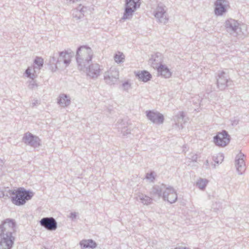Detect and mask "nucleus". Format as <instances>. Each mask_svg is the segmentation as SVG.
<instances>
[{
    "mask_svg": "<svg viewBox=\"0 0 249 249\" xmlns=\"http://www.w3.org/2000/svg\"><path fill=\"white\" fill-rule=\"evenodd\" d=\"M16 223L7 218L0 224V249H11L15 240Z\"/></svg>",
    "mask_w": 249,
    "mask_h": 249,
    "instance_id": "obj_1",
    "label": "nucleus"
},
{
    "mask_svg": "<svg viewBox=\"0 0 249 249\" xmlns=\"http://www.w3.org/2000/svg\"><path fill=\"white\" fill-rule=\"evenodd\" d=\"M93 53L92 49L87 46H81L76 51V60L79 70L86 69L91 61Z\"/></svg>",
    "mask_w": 249,
    "mask_h": 249,
    "instance_id": "obj_2",
    "label": "nucleus"
},
{
    "mask_svg": "<svg viewBox=\"0 0 249 249\" xmlns=\"http://www.w3.org/2000/svg\"><path fill=\"white\" fill-rule=\"evenodd\" d=\"M225 27L227 32L233 36L241 38L247 33V26L232 18L225 21Z\"/></svg>",
    "mask_w": 249,
    "mask_h": 249,
    "instance_id": "obj_3",
    "label": "nucleus"
},
{
    "mask_svg": "<svg viewBox=\"0 0 249 249\" xmlns=\"http://www.w3.org/2000/svg\"><path fill=\"white\" fill-rule=\"evenodd\" d=\"M11 195H15L11 197V201L17 206L24 204L26 201L32 198L34 193L30 191H27L23 188H19L17 190H11L9 192Z\"/></svg>",
    "mask_w": 249,
    "mask_h": 249,
    "instance_id": "obj_4",
    "label": "nucleus"
},
{
    "mask_svg": "<svg viewBox=\"0 0 249 249\" xmlns=\"http://www.w3.org/2000/svg\"><path fill=\"white\" fill-rule=\"evenodd\" d=\"M139 0H126L125 7L123 18L124 20L130 19L136 9L140 7Z\"/></svg>",
    "mask_w": 249,
    "mask_h": 249,
    "instance_id": "obj_5",
    "label": "nucleus"
},
{
    "mask_svg": "<svg viewBox=\"0 0 249 249\" xmlns=\"http://www.w3.org/2000/svg\"><path fill=\"white\" fill-rule=\"evenodd\" d=\"M232 81L225 71H219L216 78L217 87L220 90L224 89L227 87L231 85Z\"/></svg>",
    "mask_w": 249,
    "mask_h": 249,
    "instance_id": "obj_6",
    "label": "nucleus"
},
{
    "mask_svg": "<svg viewBox=\"0 0 249 249\" xmlns=\"http://www.w3.org/2000/svg\"><path fill=\"white\" fill-rule=\"evenodd\" d=\"M102 68L100 65L97 63H93L86 66V69L80 70L85 72L89 77L92 79H96L100 75Z\"/></svg>",
    "mask_w": 249,
    "mask_h": 249,
    "instance_id": "obj_7",
    "label": "nucleus"
},
{
    "mask_svg": "<svg viewBox=\"0 0 249 249\" xmlns=\"http://www.w3.org/2000/svg\"><path fill=\"white\" fill-rule=\"evenodd\" d=\"M230 141V136L226 130L218 132L213 137V142L216 145L220 147H225L227 145Z\"/></svg>",
    "mask_w": 249,
    "mask_h": 249,
    "instance_id": "obj_8",
    "label": "nucleus"
},
{
    "mask_svg": "<svg viewBox=\"0 0 249 249\" xmlns=\"http://www.w3.org/2000/svg\"><path fill=\"white\" fill-rule=\"evenodd\" d=\"M119 71L115 67H111L104 73V80L108 85L114 84L119 79Z\"/></svg>",
    "mask_w": 249,
    "mask_h": 249,
    "instance_id": "obj_9",
    "label": "nucleus"
},
{
    "mask_svg": "<svg viewBox=\"0 0 249 249\" xmlns=\"http://www.w3.org/2000/svg\"><path fill=\"white\" fill-rule=\"evenodd\" d=\"M22 141L26 144L34 148L38 147L41 145L40 139L29 132L24 134Z\"/></svg>",
    "mask_w": 249,
    "mask_h": 249,
    "instance_id": "obj_10",
    "label": "nucleus"
},
{
    "mask_svg": "<svg viewBox=\"0 0 249 249\" xmlns=\"http://www.w3.org/2000/svg\"><path fill=\"white\" fill-rule=\"evenodd\" d=\"M154 15L159 22L165 24L168 20V18L164 6L158 5L154 12Z\"/></svg>",
    "mask_w": 249,
    "mask_h": 249,
    "instance_id": "obj_11",
    "label": "nucleus"
},
{
    "mask_svg": "<svg viewBox=\"0 0 249 249\" xmlns=\"http://www.w3.org/2000/svg\"><path fill=\"white\" fill-rule=\"evenodd\" d=\"M73 54L71 52L63 51L59 53V56L57 58V65L59 67H67L71 63Z\"/></svg>",
    "mask_w": 249,
    "mask_h": 249,
    "instance_id": "obj_12",
    "label": "nucleus"
},
{
    "mask_svg": "<svg viewBox=\"0 0 249 249\" xmlns=\"http://www.w3.org/2000/svg\"><path fill=\"white\" fill-rule=\"evenodd\" d=\"M40 225L48 231H55L57 227L56 220L53 217L42 218L39 221Z\"/></svg>",
    "mask_w": 249,
    "mask_h": 249,
    "instance_id": "obj_13",
    "label": "nucleus"
},
{
    "mask_svg": "<svg viewBox=\"0 0 249 249\" xmlns=\"http://www.w3.org/2000/svg\"><path fill=\"white\" fill-rule=\"evenodd\" d=\"M162 198L170 203H173L177 201L178 196L175 189L172 187L169 186L163 192Z\"/></svg>",
    "mask_w": 249,
    "mask_h": 249,
    "instance_id": "obj_14",
    "label": "nucleus"
},
{
    "mask_svg": "<svg viewBox=\"0 0 249 249\" xmlns=\"http://www.w3.org/2000/svg\"><path fill=\"white\" fill-rule=\"evenodd\" d=\"M245 155L240 152L235 158V165L236 171L239 175H242L246 170V164L244 160Z\"/></svg>",
    "mask_w": 249,
    "mask_h": 249,
    "instance_id": "obj_15",
    "label": "nucleus"
},
{
    "mask_svg": "<svg viewBox=\"0 0 249 249\" xmlns=\"http://www.w3.org/2000/svg\"><path fill=\"white\" fill-rule=\"evenodd\" d=\"M146 114L148 120L154 124H160L163 123L164 117L161 113L158 112L149 110L146 111Z\"/></svg>",
    "mask_w": 249,
    "mask_h": 249,
    "instance_id": "obj_16",
    "label": "nucleus"
},
{
    "mask_svg": "<svg viewBox=\"0 0 249 249\" xmlns=\"http://www.w3.org/2000/svg\"><path fill=\"white\" fill-rule=\"evenodd\" d=\"M214 13L216 16H222L227 11L228 1L227 0H216L214 2Z\"/></svg>",
    "mask_w": 249,
    "mask_h": 249,
    "instance_id": "obj_17",
    "label": "nucleus"
},
{
    "mask_svg": "<svg viewBox=\"0 0 249 249\" xmlns=\"http://www.w3.org/2000/svg\"><path fill=\"white\" fill-rule=\"evenodd\" d=\"M162 56L161 53H157L152 55L149 60V64L155 69H158L160 66L162 65Z\"/></svg>",
    "mask_w": 249,
    "mask_h": 249,
    "instance_id": "obj_18",
    "label": "nucleus"
},
{
    "mask_svg": "<svg viewBox=\"0 0 249 249\" xmlns=\"http://www.w3.org/2000/svg\"><path fill=\"white\" fill-rule=\"evenodd\" d=\"M166 188V185L163 184L155 185L151 189L150 194L153 197L160 198L161 197H162L163 193Z\"/></svg>",
    "mask_w": 249,
    "mask_h": 249,
    "instance_id": "obj_19",
    "label": "nucleus"
},
{
    "mask_svg": "<svg viewBox=\"0 0 249 249\" xmlns=\"http://www.w3.org/2000/svg\"><path fill=\"white\" fill-rule=\"evenodd\" d=\"M57 103L62 107H67L71 104V99L69 95L66 94H60L57 98Z\"/></svg>",
    "mask_w": 249,
    "mask_h": 249,
    "instance_id": "obj_20",
    "label": "nucleus"
},
{
    "mask_svg": "<svg viewBox=\"0 0 249 249\" xmlns=\"http://www.w3.org/2000/svg\"><path fill=\"white\" fill-rule=\"evenodd\" d=\"M135 199L140 201L144 205H149L152 203V198L148 196L141 193H138L135 195Z\"/></svg>",
    "mask_w": 249,
    "mask_h": 249,
    "instance_id": "obj_21",
    "label": "nucleus"
},
{
    "mask_svg": "<svg viewBox=\"0 0 249 249\" xmlns=\"http://www.w3.org/2000/svg\"><path fill=\"white\" fill-rule=\"evenodd\" d=\"M136 75L140 80L144 82L149 81L152 77L151 74L146 71H139L136 73Z\"/></svg>",
    "mask_w": 249,
    "mask_h": 249,
    "instance_id": "obj_22",
    "label": "nucleus"
},
{
    "mask_svg": "<svg viewBox=\"0 0 249 249\" xmlns=\"http://www.w3.org/2000/svg\"><path fill=\"white\" fill-rule=\"evenodd\" d=\"M158 74H160L162 77L168 78L171 76V72L169 69L165 65H162L157 69Z\"/></svg>",
    "mask_w": 249,
    "mask_h": 249,
    "instance_id": "obj_23",
    "label": "nucleus"
},
{
    "mask_svg": "<svg viewBox=\"0 0 249 249\" xmlns=\"http://www.w3.org/2000/svg\"><path fill=\"white\" fill-rule=\"evenodd\" d=\"M82 249L91 248L94 249L96 247L97 244L92 239L83 240L80 242Z\"/></svg>",
    "mask_w": 249,
    "mask_h": 249,
    "instance_id": "obj_24",
    "label": "nucleus"
},
{
    "mask_svg": "<svg viewBox=\"0 0 249 249\" xmlns=\"http://www.w3.org/2000/svg\"><path fill=\"white\" fill-rule=\"evenodd\" d=\"M117 125L118 130L121 131L124 136L130 133V130L128 128L127 126L125 125L123 120H121L120 122H119V121Z\"/></svg>",
    "mask_w": 249,
    "mask_h": 249,
    "instance_id": "obj_25",
    "label": "nucleus"
},
{
    "mask_svg": "<svg viewBox=\"0 0 249 249\" xmlns=\"http://www.w3.org/2000/svg\"><path fill=\"white\" fill-rule=\"evenodd\" d=\"M184 112L183 111H179L176 115L174 117V120L176 122V124L179 126V124H180L181 128H182V123H185L184 119Z\"/></svg>",
    "mask_w": 249,
    "mask_h": 249,
    "instance_id": "obj_26",
    "label": "nucleus"
},
{
    "mask_svg": "<svg viewBox=\"0 0 249 249\" xmlns=\"http://www.w3.org/2000/svg\"><path fill=\"white\" fill-rule=\"evenodd\" d=\"M208 180L205 178H199L196 182V186L199 189L203 190L206 188Z\"/></svg>",
    "mask_w": 249,
    "mask_h": 249,
    "instance_id": "obj_27",
    "label": "nucleus"
},
{
    "mask_svg": "<svg viewBox=\"0 0 249 249\" xmlns=\"http://www.w3.org/2000/svg\"><path fill=\"white\" fill-rule=\"evenodd\" d=\"M34 63L36 66L34 67V72H36V70L39 71L43 65V60L42 58L39 57H36L34 60Z\"/></svg>",
    "mask_w": 249,
    "mask_h": 249,
    "instance_id": "obj_28",
    "label": "nucleus"
},
{
    "mask_svg": "<svg viewBox=\"0 0 249 249\" xmlns=\"http://www.w3.org/2000/svg\"><path fill=\"white\" fill-rule=\"evenodd\" d=\"M125 56L123 53L118 52L114 56L115 61L117 63H121L124 62Z\"/></svg>",
    "mask_w": 249,
    "mask_h": 249,
    "instance_id": "obj_29",
    "label": "nucleus"
},
{
    "mask_svg": "<svg viewBox=\"0 0 249 249\" xmlns=\"http://www.w3.org/2000/svg\"><path fill=\"white\" fill-rule=\"evenodd\" d=\"M121 89L123 91L128 92L131 89V84L128 80H126L122 83Z\"/></svg>",
    "mask_w": 249,
    "mask_h": 249,
    "instance_id": "obj_30",
    "label": "nucleus"
},
{
    "mask_svg": "<svg viewBox=\"0 0 249 249\" xmlns=\"http://www.w3.org/2000/svg\"><path fill=\"white\" fill-rule=\"evenodd\" d=\"M224 159V156L222 154L219 153L216 157H213V160L215 163L218 164L221 163Z\"/></svg>",
    "mask_w": 249,
    "mask_h": 249,
    "instance_id": "obj_31",
    "label": "nucleus"
},
{
    "mask_svg": "<svg viewBox=\"0 0 249 249\" xmlns=\"http://www.w3.org/2000/svg\"><path fill=\"white\" fill-rule=\"evenodd\" d=\"M25 73L28 78L32 80H34L36 76L34 73L31 72V69L29 67L26 70Z\"/></svg>",
    "mask_w": 249,
    "mask_h": 249,
    "instance_id": "obj_32",
    "label": "nucleus"
},
{
    "mask_svg": "<svg viewBox=\"0 0 249 249\" xmlns=\"http://www.w3.org/2000/svg\"><path fill=\"white\" fill-rule=\"evenodd\" d=\"M49 62L52 65H54L56 69L59 67V65H57V58L54 56L50 57Z\"/></svg>",
    "mask_w": 249,
    "mask_h": 249,
    "instance_id": "obj_33",
    "label": "nucleus"
},
{
    "mask_svg": "<svg viewBox=\"0 0 249 249\" xmlns=\"http://www.w3.org/2000/svg\"><path fill=\"white\" fill-rule=\"evenodd\" d=\"M37 86L38 85L36 84V82L35 81H34V80H32L30 81H29V84L28 85L29 89H33L37 88Z\"/></svg>",
    "mask_w": 249,
    "mask_h": 249,
    "instance_id": "obj_34",
    "label": "nucleus"
},
{
    "mask_svg": "<svg viewBox=\"0 0 249 249\" xmlns=\"http://www.w3.org/2000/svg\"><path fill=\"white\" fill-rule=\"evenodd\" d=\"M197 155L194 153H191L189 154V159L192 161L196 162L197 159Z\"/></svg>",
    "mask_w": 249,
    "mask_h": 249,
    "instance_id": "obj_35",
    "label": "nucleus"
},
{
    "mask_svg": "<svg viewBox=\"0 0 249 249\" xmlns=\"http://www.w3.org/2000/svg\"><path fill=\"white\" fill-rule=\"evenodd\" d=\"M154 173L153 172L147 173L145 177L146 178L153 181L155 179Z\"/></svg>",
    "mask_w": 249,
    "mask_h": 249,
    "instance_id": "obj_36",
    "label": "nucleus"
},
{
    "mask_svg": "<svg viewBox=\"0 0 249 249\" xmlns=\"http://www.w3.org/2000/svg\"><path fill=\"white\" fill-rule=\"evenodd\" d=\"M78 215V213L76 212H71L70 213V215L69 216V217L72 220H74L75 219Z\"/></svg>",
    "mask_w": 249,
    "mask_h": 249,
    "instance_id": "obj_37",
    "label": "nucleus"
},
{
    "mask_svg": "<svg viewBox=\"0 0 249 249\" xmlns=\"http://www.w3.org/2000/svg\"><path fill=\"white\" fill-rule=\"evenodd\" d=\"M84 7H83L82 8H80V6L79 7H78L77 9H76V12H78L79 11V13L80 14H83V12H84L85 11V10H84Z\"/></svg>",
    "mask_w": 249,
    "mask_h": 249,
    "instance_id": "obj_38",
    "label": "nucleus"
},
{
    "mask_svg": "<svg viewBox=\"0 0 249 249\" xmlns=\"http://www.w3.org/2000/svg\"><path fill=\"white\" fill-rule=\"evenodd\" d=\"M38 104V100H34V101H33L31 104V105L32 107H35V106H36L37 104Z\"/></svg>",
    "mask_w": 249,
    "mask_h": 249,
    "instance_id": "obj_39",
    "label": "nucleus"
},
{
    "mask_svg": "<svg viewBox=\"0 0 249 249\" xmlns=\"http://www.w3.org/2000/svg\"><path fill=\"white\" fill-rule=\"evenodd\" d=\"M175 249H189L185 247L180 246V247H176Z\"/></svg>",
    "mask_w": 249,
    "mask_h": 249,
    "instance_id": "obj_40",
    "label": "nucleus"
},
{
    "mask_svg": "<svg viewBox=\"0 0 249 249\" xmlns=\"http://www.w3.org/2000/svg\"><path fill=\"white\" fill-rule=\"evenodd\" d=\"M238 123V121L237 120H234L233 122H232V125H237Z\"/></svg>",
    "mask_w": 249,
    "mask_h": 249,
    "instance_id": "obj_41",
    "label": "nucleus"
},
{
    "mask_svg": "<svg viewBox=\"0 0 249 249\" xmlns=\"http://www.w3.org/2000/svg\"><path fill=\"white\" fill-rule=\"evenodd\" d=\"M205 164L207 166H209V162L208 160H206V161H205Z\"/></svg>",
    "mask_w": 249,
    "mask_h": 249,
    "instance_id": "obj_42",
    "label": "nucleus"
},
{
    "mask_svg": "<svg viewBox=\"0 0 249 249\" xmlns=\"http://www.w3.org/2000/svg\"><path fill=\"white\" fill-rule=\"evenodd\" d=\"M213 165V168H215V166H216V165H215V164H214Z\"/></svg>",
    "mask_w": 249,
    "mask_h": 249,
    "instance_id": "obj_43",
    "label": "nucleus"
}]
</instances>
